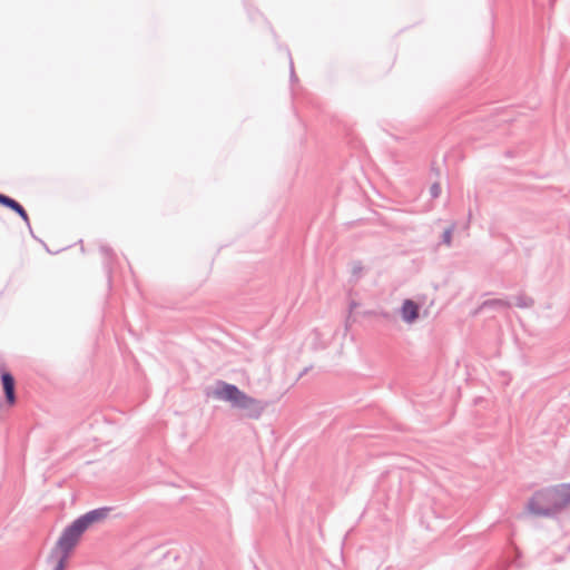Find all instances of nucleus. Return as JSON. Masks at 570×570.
I'll return each instance as SVG.
<instances>
[{"label":"nucleus","instance_id":"1","mask_svg":"<svg viewBox=\"0 0 570 570\" xmlns=\"http://www.w3.org/2000/svg\"><path fill=\"white\" fill-rule=\"evenodd\" d=\"M570 504V482L547 487L533 493L528 510L538 517H554Z\"/></svg>","mask_w":570,"mask_h":570},{"label":"nucleus","instance_id":"2","mask_svg":"<svg viewBox=\"0 0 570 570\" xmlns=\"http://www.w3.org/2000/svg\"><path fill=\"white\" fill-rule=\"evenodd\" d=\"M213 396L229 402L233 407L244 411V415L253 420L259 419L267 405L266 402L246 394L237 385L220 380L216 382Z\"/></svg>","mask_w":570,"mask_h":570},{"label":"nucleus","instance_id":"3","mask_svg":"<svg viewBox=\"0 0 570 570\" xmlns=\"http://www.w3.org/2000/svg\"><path fill=\"white\" fill-rule=\"evenodd\" d=\"M85 531L86 530L77 519L62 530L56 543V549L61 552L59 558L68 561L71 551L77 546Z\"/></svg>","mask_w":570,"mask_h":570},{"label":"nucleus","instance_id":"4","mask_svg":"<svg viewBox=\"0 0 570 570\" xmlns=\"http://www.w3.org/2000/svg\"><path fill=\"white\" fill-rule=\"evenodd\" d=\"M111 507H100L94 510L86 512L85 514L77 518V520L81 523L85 530H87L91 524L101 522L108 518Z\"/></svg>","mask_w":570,"mask_h":570},{"label":"nucleus","instance_id":"5","mask_svg":"<svg viewBox=\"0 0 570 570\" xmlns=\"http://www.w3.org/2000/svg\"><path fill=\"white\" fill-rule=\"evenodd\" d=\"M0 379H1V384H2V389H3L6 402L9 405H13L17 401L14 377L10 372L2 371Z\"/></svg>","mask_w":570,"mask_h":570},{"label":"nucleus","instance_id":"6","mask_svg":"<svg viewBox=\"0 0 570 570\" xmlns=\"http://www.w3.org/2000/svg\"><path fill=\"white\" fill-rule=\"evenodd\" d=\"M401 317L405 323L412 324L420 316V305L412 299H404L401 306Z\"/></svg>","mask_w":570,"mask_h":570},{"label":"nucleus","instance_id":"7","mask_svg":"<svg viewBox=\"0 0 570 570\" xmlns=\"http://www.w3.org/2000/svg\"><path fill=\"white\" fill-rule=\"evenodd\" d=\"M509 307H511V303L507 299H501V298L487 299L481 305V309H484V308H509Z\"/></svg>","mask_w":570,"mask_h":570},{"label":"nucleus","instance_id":"8","mask_svg":"<svg viewBox=\"0 0 570 570\" xmlns=\"http://www.w3.org/2000/svg\"><path fill=\"white\" fill-rule=\"evenodd\" d=\"M534 305V299L525 294H519L515 296V306L519 308H530Z\"/></svg>","mask_w":570,"mask_h":570},{"label":"nucleus","instance_id":"9","mask_svg":"<svg viewBox=\"0 0 570 570\" xmlns=\"http://www.w3.org/2000/svg\"><path fill=\"white\" fill-rule=\"evenodd\" d=\"M0 205L6 207V208H9L11 209L13 213L20 208L21 204L18 203L16 199L11 198L10 196H7L4 194H2L1 198H0Z\"/></svg>","mask_w":570,"mask_h":570},{"label":"nucleus","instance_id":"10","mask_svg":"<svg viewBox=\"0 0 570 570\" xmlns=\"http://www.w3.org/2000/svg\"><path fill=\"white\" fill-rule=\"evenodd\" d=\"M455 229V224H451L443 232L441 236L440 245H445L450 247L452 245V235Z\"/></svg>","mask_w":570,"mask_h":570},{"label":"nucleus","instance_id":"11","mask_svg":"<svg viewBox=\"0 0 570 570\" xmlns=\"http://www.w3.org/2000/svg\"><path fill=\"white\" fill-rule=\"evenodd\" d=\"M19 217H21V219L26 223V225L29 227V229L31 230V225H30V219H29V216H28V213L26 212V209L22 207V205L20 206V208H18L16 212H14Z\"/></svg>","mask_w":570,"mask_h":570},{"label":"nucleus","instance_id":"12","mask_svg":"<svg viewBox=\"0 0 570 570\" xmlns=\"http://www.w3.org/2000/svg\"><path fill=\"white\" fill-rule=\"evenodd\" d=\"M441 194V186L439 183H434L431 185L430 187V195H431V198L435 199L440 196Z\"/></svg>","mask_w":570,"mask_h":570},{"label":"nucleus","instance_id":"13","mask_svg":"<svg viewBox=\"0 0 570 570\" xmlns=\"http://www.w3.org/2000/svg\"><path fill=\"white\" fill-rule=\"evenodd\" d=\"M100 252H101L105 256H107V257H109V258H111V257L114 256V250H112V248H110L109 246H106V245L101 246V247H100Z\"/></svg>","mask_w":570,"mask_h":570},{"label":"nucleus","instance_id":"14","mask_svg":"<svg viewBox=\"0 0 570 570\" xmlns=\"http://www.w3.org/2000/svg\"><path fill=\"white\" fill-rule=\"evenodd\" d=\"M67 560L59 558L53 570H65Z\"/></svg>","mask_w":570,"mask_h":570},{"label":"nucleus","instance_id":"15","mask_svg":"<svg viewBox=\"0 0 570 570\" xmlns=\"http://www.w3.org/2000/svg\"><path fill=\"white\" fill-rule=\"evenodd\" d=\"M289 67H291V80H292V81H296V80H297V77H296V75H295V71H294V65H293V61H292V60H291V65H289Z\"/></svg>","mask_w":570,"mask_h":570},{"label":"nucleus","instance_id":"16","mask_svg":"<svg viewBox=\"0 0 570 570\" xmlns=\"http://www.w3.org/2000/svg\"><path fill=\"white\" fill-rule=\"evenodd\" d=\"M382 316L387 318L389 317V313H382Z\"/></svg>","mask_w":570,"mask_h":570},{"label":"nucleus","instance_id":"17","mask_svg":"<svg viewBox=\"0 0 570 570\" xmlns=\"http://www.w3.org/2000/svg\"><path fill=\"white\" fill-rule=\"evenodd\" d=\"M358 269H362V266H357V268H355V272H358Z\"/></svg>","mask_w":570,"mask_h":570},{"label":"nucleus","instance_id":"18","mask_svg":"<svg viewBox=\"0 0 570 570\" xmlns=\"http://www.w3.org/2000/svg\"><path fill=\"white\" fill-rule=\"evenodd\" d=\"M358 269H362V266H357V268H355V272H358Z\"/></svg>","mask_w":570,"mask_h":570},{"label":"nucleus","instance_id":"19","mask_svg":"<svg viewBox=\"0 0 570 570\" xmlns=\"http://www.w3.org/2000/svg\"><path fill=\"white\" fill-rule=\"evenodd\" d=\"M307 372V368L303 370V373H301V376Z\"/></svg>","mask_w":570,"mask_h":570}]
</instances>
